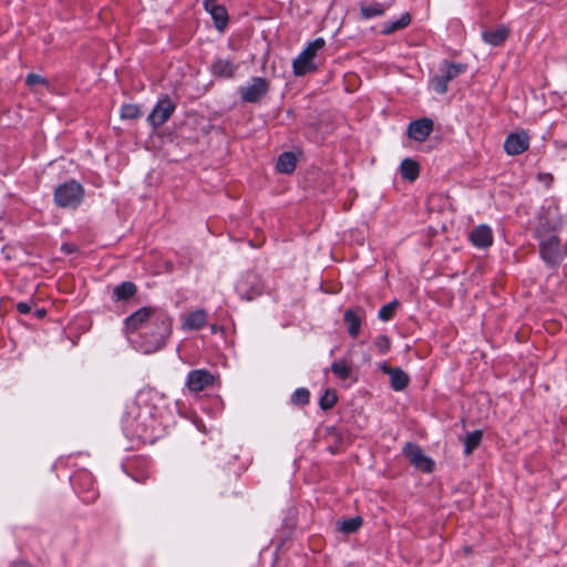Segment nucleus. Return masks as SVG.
Returning a JSON list of instances; mask_svg holds the SVG:
<instances>
[{
  "instance_id": "nucleus-1",
  "label": "nucleus",
  "mask_w": 567,
  "mask_h": 567,
  "mask_svg": "<svg viewBox=\"0 0 567 567\" xmlns=\"http://www.w3.org/2000/svg\"><path fill=\"white\" fill-rule=\"evenodd\" d=\"M151 320L154 331L141 334L140 348L144 353H154L165 346L167 338L172 333V319L163 313L156 315V310L151 307L140 308L125 319V330L127 333H134L142 328H147V323Z\"/></svg>"
},
{
  "instance_id": "nucleus-2",
  "label": "nucleus",
  "mask_w": 567,
  "mask_h": 567,
  "mask_svg": "<svg viewBox=\"0 0 567 567\" xmlns=\"http://www.w3.org/2000/svg\"><path fill=\"white\" fill-rule=\"evenodd\" d=\"M83 198V186L73 179L59 185L54 192V202L61 208H76Z\"/></svg>"
},
{
  "instance_id": "nucleus-3",
  "label": "nucleus",
  "mask_w": 567,
  "mask_h": 567,
  "mask_svg": "<svg viewBox=\"0 0 567 567\" xmlns=\"http://www.w3.org/2000/svg\"><path fill=\"white\" fill-rule=\"evenodd\" d=\"M326 41L318 38L303 49V51L293 60V73L297 76L305 75L316 70L315 58L317 53L324 48Z\"/></svg>"
},
{
  "instance_id": "nucleus-4",
  "label": "nucleus",
  "mask_w": 567,
  "mask_h": 567,
  "mask_svg": "<svg viewBox=\"0 0 567 567\" xmlns=\"http://www.w3.org/2000/svg\"><path fill=\"white\" fill-rule=\"evenodd\" d=\"M542 258L549 265H558L566 255L557 235L538 238Z\"/></svg>"
},
{
  "instance_id": "nucleus-5",
  "label": "nucleus",
  "mask_w": 567,
  "mask_h": 567,
  "mask_svg": "<svg viewBox=\"0 0 567 567\" xmlns=\"http://www.w3.org/2000/svg\"><path fill=\"white\" fill-rule=\"evenodd\" d=\"M264 285L260 276L257 272L248 271L244 274L236 285V290L239 296L245 300H252L261 295Z\"/></svg>"
},
{
  "instance_id": "nucleus-6",
  "label": "nucleus",
  "mask_w": 567,
  "mask_h": 567,
  "mask_svg": "<svg viewBox=\"0 0 567 567\" xmlns=\"http://www.w3.org/2000/svg\"><path fill=\"white\" fill-rule=\"evenodd\" d=\"M175 109V103L166 95L156 103L147 121L154 128H158L168 121Z\"/></svg>"
},
{
  "instance_id": "nucleus-7",
  "label": "nucleus",
  "mask_w": 567,
  "mask_h": 567,
  "mask_svg": "<svg viewBox=\"0 0 567 567\" xmlns=\"http://www.w3.org/2000/svg\"><path fill=\"white\" fill-rule=\"evenodd\" d=\"M269 83L264 78H252L251 82L239 87V95L243 101L256 103L260 101L268 92Z\"/></svg>"
},
{
  "instance_id": "nucleus-8",
  "label": "nucleus",
  "mask_w": 567,
  "mask_h": 567,
  "mask_svg": "<svg viewBox=\"0 0 567 567\" xmlns=\"http://www.w3.org/2000/svg\"><path fill=\"white\" fill-rule=\"evenodd\" d=\"M216 377L205 369L192 370L186 378V386L190 392L198 393L213 386Z\"/></svg>"
},
{
  "instance_id": "nucleus-9",
  "label": "nucleus",
  "mask_w": 567,
  "mask_h": 567,
  "mask_svg": "<svg viewBox=\"0 0 567 567\" xmlns=\"http://www.w3.org/2000/svg\"><path fill=\"white\" fill-rule=\"evenodd\" d=\"M561 221L556 213L545 212L539 215L538 223L535 228L537 238L553 236L560 229Z\"/></svg>"
},
{
  "instance_id": "nucleus-10",
  "label": "nucleus",
  "mask_w": 567,
  "mask_h": 567,
  "mask_svg": "<svg viewBox=\"0 0 567 567\" xmlns=\"http://www.w3.org/2000/svg\"><path fill=\"white\" fill-rule=\"evenodd\" d=\"M529 147V136L526 132L511 133L505 142L504 150L508 155H519Z\"/></svg>"
},
{
  "instance_id": "nucleus-11",
  "label": "nucleus",
  "mask_w": 567,
  "mask_h": 567,
  "mask_svg": "<svg viewBox=\"0 0 567 567\" xmlns=\"http://www.w3.org/2000/svg\"><path fill=\"white\" fill-rule=\"evenodd\" d=\"M208 313L204 309L190 311L182 317V329L185 331L199 330L206 326Z\"/></svg>"
},
{
  "instance_id": "nucleus-12",
  "label": "nucleus",
  "mask_w": 567,
  "mask_h": 567,
  "mask_svg": "<svg viewBox=\"0 0 567 567\" xmlns=\"http://www.w3.org/2000/svg\"><path fill=\"white\" fill-rule=\"evenodd\" d=\"M471 243L477 248H487L493 244V233L489 226L480 225L468 235Z\"/></svg>"
},
{
  "instance_id": "nucleus-13",
  "label": "nucleus",
  "mask_w": 567,
  "mask_h": 567,
  "mask_svg": "<svg viewBox=\"0 0 567 567\" xmlns=\"http://www.w3.org/2000/svg\"><path fill=\"white\" fill-rule=\"evenodd\" d=\"M204 8L207 12L210 13L215 21L216 28L218 30H223L228 21L226 9L223 6H219L216 0H205Z\"/></svg>"
},
{
  "instance_id": "nucleus-14",
  "label": "nucleus",
  "mask_w": 567,
  "mask_h": 567,
  "mask_svg": "<svg viewBox=\"0 0 567 567\" xmlns=\"http://www.w3.org/2000/svg\"><path fill=\"white\" fill-rule=\"evenodd\" d=\"M509 35V29L505 25H498L492 30H485L482 33L484 42L493 47L502 45Z\"/></svg>"
},
{
  "instance_id": "nucleus-15",
  "label": "nucleus",
  "mask_w": 567,
  "mask_h": 567,
  "mask_svg": "<svg viewBox=\"0 0 567 567\" xmlns=\"http://www.w3.org/2000/svg\"><path fill=\"white\" fill-rule=\"evenodd\" d=\"M237 68L238 66L228 59H216L213 62L210 70L215 76L229 79L234 76Z\"/></svg>"
},
{
  "instance_id": "nucleus-16",
  "label": "nucleus",
  "mask_w": 567,
  "mask_h": 567,
  "mask_svg": "<svg viewBox=\"0 0 567 567\" xmlns=\"http://www.w3.org/2000/svg\"><path fill=\"white\" fill-rule=\"evenodd\" d=\"M467 70V65L464 63H454L444 60L440 68V73L444 78L445 82L449 84L450 81L465 73Z\"/></svg>"
},
{
  "instance_id": "nucleus-17",
  "label": "nucleus",
  "mask_w": 567,
  "mask_h": 567,
  "mask_svg": "<svg viewBox=\"0 0 567 567\" xmlns=\"http://www.w3.org/2000/svg\"><path fill=\"white\" fill-rule=\"evenodd\" d=\"M362 310L357 309H348L344 312L343 320L348 328V332L351 337L355 338L360 332V327L362 322Z\"/></svg>"
},
{
  "instance_id": "nucleus-18",
  "label": "nucleus",
  "mask_w": 567,
  "mask_h": 567,
  "mask_svg": "<svg viewBox=\"0 0 567 567\" xmlns=\"http://www.w3.org/2000/svg\"><path fill=\"white\" fill-rule=\"evenodd\" d=\"M403 453L414 466L425 471V456L420 446L413 443H406Z\"/></svg>"
},
{
  "instance_id": "nucleus-19",
  "label": "nucleus",
  "mask_w": 567,
  "mask_h": 567,
  "mask_svg": "<svg viewBox=\"0 0 567 567\" xmlns=\"http://www.w3.org/2000/svg\"><path fill=\"white\" fill-rule=\"evenodd\" d=\"M137 287L132 281H123L113 288L112 299L114 301H126L135 296Z\"/></svg>"
},
{
  "instance_id": "nucleus-20",
  "label": "nucleus",
  "mask_w": 567,
  "mask_h": 567,
  "mask_svg": "<svg viewBox=\"0 0 567 567\" xmlns=\"http://www.w3.org/2000/svg\"><path fill=\"white\" fill-rule=\"evenodd\" d=\"M400 172L404 179L414 182L421 172V166L412 158H404L400 165Z\"/></svg>"
},
{
  "instance_id": "nucleus-21",
  "label": "nucleus",
  "mask_w": 567,
  "mask_h": 567,
  "mask_svg": "<svg viewBox=\"0 0 567 567\" xmlns=\"http://www.w3.org/2000/svg\"><path fill=\"white\" fill-rule=\"evenodd\" d=\"M383 370L390 375L391 386L395 391H401L408 385L409 378L401 369L384 367Z\"/></svg>"
},
{
  "instance_id": "nucleus-22",
  "label": "nucleus",
  "mask_w": 567,
  "mask_h": 567,
  "mask_svg": "<svg viewBox=\"0 0 567 567\" xmlns=\"http://www.w3.org/2000/svg\"><path fill=\"white\" fill-rule=\"evenodd\" d=\"M411 22V16L410 13L405 12L403 13L398 20L395 21H386L382 24V33L383 34H391L395 31L402 30L406 28Z\"/></svg>"
},
{
  "instance_id": "nucleus-23",
  "label": "nucleus",
  "mask_w": 567,
  "mask_h": 567,
  "mask_svg": "<svg viewBox=\"0 0 567 567\" xmlns=\"http://www.w3.org/2000/svg\"><path fill=\"white\" fill-rule=\"evenodd\" d=\"M406 135L409 138L417 142L425 141V117L411 122L408 126Z\"/></svg>"
},
{
  "instance_id": "nucleus-24",
  "label": "nucleus",
  "mask_w": 567,
  "mask_h": 567,
  "mask_svg": "<svg viewBox=\"0 0 567 567\" xmlns=\"http://www.w3.org/2000/svg\"><path fill=\"white\" fill-rule=\"evenodd\" d=\"M276 167L280 173H292L296 168V156L290 152L282 153L278 158Z\"/></svg>"
},
{
  "instance_id": "nucleus-25",
  "label": "nucleus",
  "mask_w": 567,
  "mask_h": 567,
  "mask_svg": "<svg viewBox=\"0 0 567 567\" xmlns=\"http://www.w3.org/2000/svg\"><path fill=\"white\" fill-rule=\"evenodd\" d=\"M482 437H483V432L481 430H476V431H473V432H470L466 434L465 439H464V453L466 455H471L474 450H476L481 442H482Z\"/></svg>"
},
{
  "instance_id": "nucleus-26",
  "label": "nucleus",
  "mask_w": 567,
  "mask_h": 567,
  "mask_svg": "<svg viewBox=\"0 0 567 567\" xmlns=\"http://www.w3.org/2000/svg\"><path fill=\"white\" fill-rule=\"evenodd\" d=\"M385 6L379 2L371 4H363L360 8V14L363 19H371L374 17H381L385 12Z\"/></svg>"
},
{
  "instance_id": "nucleus-27",
  "label": "nucleus",
  "mask_w": 567,
  "mask_h": 567,
  "mask_svg": "<svg viewBox=\"0 0 567 567\" xmlns=\"http://www.w3.org/2000/svg\"><path fill=\"white\" fill-rule=\"evenodd\" d=\"M330 371L340 380H347L352 374L351 367L344 360L333 362L330 367Z\"/></svg>"
},
{
  "instance_id": "nucleus-28",
  "label": "nucleus",
  "mask_w": 567,
  "mask_h": 567,
  "mask_svg": "<svg viewBox=\"0 0 567 567\" xmlns=\"http://www.w3.org/2000/svg\"><path fill=\"white\" fill-rule=\"evenodd\" d=\"M338 401L336 390L327 389L319 400V405L323 411L331 410Z\"/></svg>"
},
{
  "instance_id": "nucleus-29",
  "label": "nucleus",
  "mask_w": 567,
  "mask_h": 567,
  "mask_svg": "<svg viewBox=\"0 0 567 567\" xmlns=\"http://www.w3.org/2000/svg\"><path fill=\"white\" fill-rule=\"evenodd\" d=\"M362 524L361 517H352L346 519L339 524V529L344 534H351L357 532Z\"/></svg>"
},
{
  "instance_id": "nucleus-30",
  "label": "nucleus",
  "mask_w": 567,
  "mask_h": 567,
  "mask_svg": "<svg viewBox=\"0 0 567 567\" xmlns=\"http://www.w3.org/2000/svg\"><path fill=\"white\" fill-rule=\"evenodd\" d=\"M310 392L306 388L297 389L292 395L291 401L297 405H306L309 403Z\"/></svg>"
},
{
  "instance_id": "nucleus-31",
  "label": "nucleus",
  "mask_w": 567,
  "mask_h": 567,
  "mask_svg": "<svg viewBox=\"0 0 567 567\" xmlns=\"http://www.w3.org/2000/svg\"><path fill=\"white\" fill-rule=\"evenodd\" d=\"M141 116V111L137 105L125 104L121 107V117L124 120H135Z\"/></svg>"
},
{
  "instance_id": "nucleus-32",
  "label": "nucleus",
  "mask_w": 567,
  "mask_h": 567,
  "mask_svg": "<svg viewBox=\"0 0 567 567\" xmlns=\"http://www.w3.org/2000/svg\"><path fill=\"white\" fill-rule=\"evenodd\" d=\"M431 86H432L433 91L437 94H444L447 92V89H449V85L445 82V80L441 73L435 74L431 79Z\"/></svg>"
},
{
  "instance_id": "nucleus-33",
  "label": "nucleus",
  "mask_w": 567,
  "mask_h": 567,
  "mask_svg": "<svg viewBox=\"0 0 567 567\" xmlns=\"http://www.w3.org/2000/svg\"><path fill=\"white\" fill-rule=\"evenodd\" d=\"M396 307H398L396 301L386 303L383 307H381V309L379 310V315H378L379 319H381L382 321L390 320L393 317Z\"/></svg>"
},
{
  "instance_id": "nucleus-34",
  "label": "nucleus",
  "mask_w": 567,
  "mask_h": 567,
  "mask_svg": "<svg viewBox=\"0 0 567 567\" xmlns=\"http://www.w3.org/2000/svg\"><path fill=\"white\" fill-rule=\"evenodd\" d=\"M25 84L30 87H33L38 84L47 86L48 82L43 76L35 74V73H30L25 78Z\"/></svg>"
},
{
  "instance_id": "nucleus-35",
  "label": "nucleus",
  "mask_w": 567,
  "mask_h": 567,
  "mask_svg": "<svg viewBox=\"0 0 567 567\" xmlns=\"http://www.w3.org/2000/svg\"><path fill=\"white\" fill-rule=\"evenodd\" d=\"M17 310L23 315L29 313L31 311V305L28 302H19L17 305Z\"/></svg>"
},
{
  "instance_id": "nucleus-36",
  "label": "nucleus",
  "mask_w": 567,
  "mask_h": 567,
  "mask_svg": "<svg viewBox=\"0 0 567 567\" xmlns=\"http://www.w3.org/2000/svg\"><path fill=\"white\" fill-rule=\"evenodd\" d=\"M377 344L382 349V350H388L389 347H390V342L388 340L386 337H379L378 340H377Z\"/></svg>"
},
{
  "instance_id": "nucleus-37",
  "label": "nucleus",
  "mask_w": 567,
  "mask_h": 567,
  "mask_svg": "<svg viewBox=\"0 0 567 567\" xmlns=\"http://www.w3.org/2000/svg\"><path fill=\"white\" fill-rule=\"evenodd\" d=\"M62 250H64L66 254H71L75 250V247L72 244H64L62 245Z\"/></svg>"
},
{
  "instance_id": "nucleus-38",
  "label": "nucleus",
  "mask_w": 567,
  "mask_h": 567,
  "mask_svg": "<svg viewBox=\"0 0 567 567\" xmlns=\"http://www.w3.org/2000/svg\"><path fill=\"white\" fill-rule=\"evenodd\" d=\"M426 126H427V137H430L431 133L433 132V121L427 118Z\"/></svg>"
},
{
  "instance_id": "nucleus-39",
  "label": "nucleus",
  "mask_w": 567,
  "mask_h": 567,
  "mask_svg": "<svg viewBox=\"0 0 567 567\" xmlns=\"http://www.w3.org/2000/svg\"><path fill=\"white\" fill-rule=\"evenodd\" d=\"M426 463H427V473H429L432 471V468L434 466V462L427 457Z\"/></svg>"
},
{
  "instance_id": "nucleus-40",
  "label": "nucleus",
  "mask_w": 567,
  "mask_h": 567,
  "mask_svg": "<svg viewBox=\"0 0 567 567\" xmlns=\"http://www.w3.org/2000/svg\"><path fill=\"white\" fill-rule=\"evenodd\" d=\"M45 313H47L45 309H39V310H37V316H38L39 318L44 317V316H45Z\"/></svg>"
},
{
  "instance_id": "nucleus-41",
  "label": "nucleus",
  "mask_w": 567,
  "mask_h": 567,
  "mask_svg": "<svg viewBox=\"0 0 567 567\" xmlns=\"http://www.w3.org/2000/svg\"><path fill=\"white\" fill-rule=\"evenodd\" d=\"M210 330H212V332H213V333H216V332H218L219 330H221V328H220V327H218L217 324H212V326H210Z\"/></svg>"
},
{
  "instance_id": "nucleus-42",
  "label": "nucleus",
  "mask_w": 567,
  "mask_h": 567,
  "mask_svg": "<svg viewBox=\"0 0 567 567\" xmlns=\"http://www.w3.org/2000/svg\"><path fill=\"white\" fill-rule=\"evenodd\" d=\"M11 567H30V566L25 563H16Z\"/></svg>"
}]
</instances>
